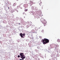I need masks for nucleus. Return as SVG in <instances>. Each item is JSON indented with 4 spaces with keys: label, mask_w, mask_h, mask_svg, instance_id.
<instances>
[{
    "label": "nucleus",
    "mask_w": 60,
    "mask_h": 60,
    "mask_svg": "<svg viewBox=\"0 0 60 60\" xmlns=\"http://www.w3.org/2000/svg\"><path fill=\"white\" fill-rule=\"evenodd\" d=\"M42 42H43V44H46V43L49 42V40L48 39L44 38V39L42 40Z\"/></svg>",
    "instance_id": "f257e3e1"
},
{
    "label": "nucleus",
    "mask_w": 60,
    "mask_h": 60,
    "mask_svg": "<svg viewBox=\"0 0 60 60\" xmlns=\"http://www.w3.org/2000/svg\"><path fill=\"white\" fill-rule=\"evenodd\" d=\"M19 54L20 55L21 58H22V60H24V59L26 57L25 56V55H24V53L21 52Z\"/></svg>",
    "instance_id": "f03ea898"
},
{
    "label": "nucleus",
    "mask_w": 60,
    "mask_h": 60,
    "mask_svg": "<svg viewBox=\"0 0 60 60\" xmlns=\"http://www.w3.org/2000/svg\"><path fill=\"white\" fill-rule=\"evenodd\" d=\"M43 23L45 25L47 23V22L45 20H44V21H43Z\"/></svg>",
    "instance_id": "7ed1b4c3"
},
{
    "label": "nucleus",
    "mask_w": 60,
    "mask_h": 60,
    "mask_svg": "<svg viewBox=\"0 0 60 60\" xmlns=\"http://www.w3.org/2000/svg\"><path fill=\"white\" fill-rule=\"evenodd\" d=\"M20 34L22 38H24V37L23 36V34H22V33H21Z\"/></svg>",
    "instance_id": "20e7f679"
},
{
    "label": "nucleus",
    "mask_w": 60,
    "mask_h": 60,
    "mask_svg": "<svg viewBox=\"0 0 60 60\" xmlns=\"http://www.w3.org/2000/svg\"><path fill=\"white\" fill-rule=\"evenodd\" d=\"M33 2H32V1H30V3H29V4L30 5H32V4H33Z\"/></svg>",
    "instance_id": "39448f33"
},
{
    "label": "nucleus",
    "mask_w": 60,
    "mask_h": 60,
    "mask_svg": "<svg viewBox=\"0 0 60 60\" xmlns=\"http://www.w3.org/2000/svg\"><path fill=\"white\" fill-rule=\"evenodd\" d=\"M31 25H32V24H30L29 25H28L27 26V27H29V26H31Z\"/></svg>",
    "instance_id": "423d86ee"
},
{
    "label": "nucleus",
    "mask_w": 60,
    "mask_h": 60,
    "mask_svg": "<svg viewBox=\"0 0 60 60\" xmlns=\"http://www.w3.org/2000/svg\"><path fill=\"white\" fill-rule=\"evenodd\" d=\"M38 3L39 4V5H40V6H41V4H42V3L40 2H38Z\"/></svg>",
    "instance_id": "0eeeda50"
},
{
    "label": "nucleus",
    "mask_w": 60,
    "mask_h": 60,
    "mask_svg": "<svg viewBox=\"0 0 60 60\" xmlns=\"http://www.w3.org/2000/svg\"><path fill=\"white\" fill-rule=\"evenodd\" d=\"M25 13V12H24L23 13V16H25V17H26V14Z\"/></svg>",
    "instance_id": "6e6552de"
},
{
    "label": "nucleus",
    "mask_w": 60,
    "mask_h": 60,
    "mask_svg": "<svg viewBox=\"0 0 60 60\" xmlns=\"http://www.w3.org/2000/svg\"><path fill=\"white\" fill-rule=\"evenodd\" d=\"M31 9L33 10H34V7H32Z\"/></svg>",
    "instance_id": "1a4fd4ad"
},
{
    "label": "nucleus",
    "mask_w": 60,
    "mask_h": 60,
    "mask_svg": "<svg viewBox=\"0 0 60 60\" xmlns=\"http://www.w3.org/2000/svg\"><path fill=\"white\" fill-rule=\"evenodd\" d=\"M57 41L58 42H60V40L58 39L57 40Z\"/></svg>",
    "instance_id": "9d476101"
},
{
    "label": "nucleus",
    "mask_w": 60,
    "mask_h": 60,
    "mask_svg": "<svg viewBox=\"0 0 60 60\" xmlns=\"http://www.w3.org/2000/svg\"><path fill=\"white\" fill-rule=\"evenodd\" d=\"M16 4V3H14L13 5V6H15Z\"/></svg>",
    "instance_id": "9b49d317"
},
{
    "label": "nucleus",
    "mask_w": 60,
    "mask_h": 60,
    "mask_svg": "<svg viewBox=\"0 0 60 60\" xmlns=\"http://www.w3.org/2000/svg\"><path fill=\"white\" fill-rule=\"evenodd\" d=\"M35 30L36 31H38V28H35Z\"/></svg>",
    "instance_id": "f8f14e48"
},
{
    "label": "nucleus",
    "mask_w": 60,
    "mask_h": 60,
    "mask_svg": "<svg viewBox=\"0 0 60 60\" xmlns=\"http://www.w3.org/2000/svg\"><path fill=\"white\" fill-rule=\"evenodd\" d=\"M28 11L27 9H26L25 10V11Z\"/></svg>",
    "instance_id": "ddd939ff"
},
{
    "label": "nucleus",
    "mask_w": 60,
    "mask_h": 60,
    "mask_svg": "<svg viewBox=\"0 0 60 60\" xmlns=\"http://www.w3.org/2000/svg\"><path fill=\"white\" fill-rule=\"evenodd\" d=\"M37 31H35L33 32V33H35V34H36L37 33Z\"/></svg>",
    "instance_id": "4468645a"
},
{
    "label": "nucleus",
    "mask_w": 60,
    "mask_h": 60,
    "mask_svg": "<svg viewBox=\"0 0 60 60\" xmlns=\"http://www.w3.org/2000/svg\"><path fill=\"white\" fill-rule=\"evenodd\" d=\"M22 35H23V36H25V34H22Z\"/></svg>",
    "instance_id": "2eb2a0df"
},
{
    "label": "nucleus",
    "mask_w": 60,
    "mask_h": 60,
    "mask_svg": "<svg viewBox=\"0 0 60 60\" xmlns=\"http://www.w3.org/2000/svg\"><path fill=\"white\" fill-rule=\"evenodd\" d=\"M41 32L42 33H44V30H42V31H41Z\"/></svg>",
    "instance_id": "dca6fc26"
},
{
    "label": "nucleus",
    "mask_w": 60,
    "mask_h": 60,
    "mask_svg": "<svg viewBox=\"0 0 60 60\" xmlns=\"http://www.w3.org/2000/svg\"><path fill=\"white\" fill-rule=\"evenodd\" d=\"M18 57H20V56L19 55H18Z\"/></svg>",
    "instance_id": "f3484780"
},
{
    "label": "nucleus",
    "mask_w": 60,
    "mask_h": 60,
    "mask_svg": "<svg viewBox=\"0 0 60 60\" xmlns=\"http://www.w3.org/2000/svg\"><path fill=\"white\" fill-rule=\"evenodd\" d=\"M18 0H16V1H18Z\"/></svg>",
    "instance_id": "a211bd4d"
},
{
    "label": "nucleus",
    "mask_w": 60,
    "mask_h": 60,
    "mask_svg": "<svg viewBox=\"0 0 60 60\" xmlns=\"http://www.w3.org/2000/svg\"><path fill=\"white\" fill-rule=\"evenodd\" d=\"M20 60H22L21 59H20Z\"/></svg>",
    "instance_id": "6ab92c4d"
},
{
    "label": "nucleus",
    "mask_w": 60,
    "mask_h": 60,
    "mask_svg": "<svg viewBox=\"0 0 60 60\" xmlns=\"http://www.w3.org/2000/svg\"><path fill=\"white\" fill-rule=\"evenodd\" d=\"M24 18H25V16H24Z\"/></svg>",
    "instance_id": "aec40b11"
},
{
    "label": "nucleus",
    "mask_w": 60,
    "mask_h": 60,
    "mask_svg": "<svg viewBox=\"0 0 60 60\" xmlns=\"http://www.w3.org/2000/svg\"><path fill=\"white\" fill-rule=\"evenodd\" d=\"M17 12H18V11H17Z\"/></svg>",
    "instance_id": "412c9836"
},
{
    "label": "nucleus",
    "mask_w": 60,
    "mask_h": 60,
    "mask_svg": "<svg viewBox=\"0 0 60 60\" xmlns=\"http://www.w3.org/2000/svg\"><path fill=\"white\" fill-rule=\"evenodd\" d=\"M8 8V9H9V7Z\"/></svg>",
    "instance_id": "4be33fe9"
},
{
    "label": "nucleus",
    "mask_w": 60,
    "mask_h": 60,
    "mask_svg": "<svg viewBox=\"0 0 60 60\" xmlns=\"http://www.w3.org/2000/svg\"><path fill=\"white\" fill-rule=\"evenodd\" d=\"M19 25H20V23H19Z\"/></svg>",
    "instance_id": "5701e85b"
}]
</instances>
